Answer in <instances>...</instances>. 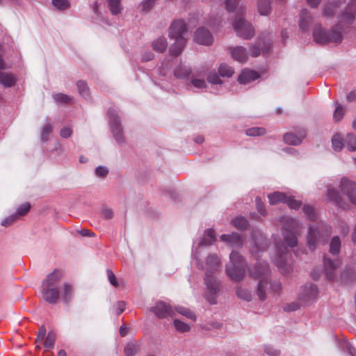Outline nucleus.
I'll use <instances>...</instances> for the list:
<instances>
[{
    "label": "nucleus",
    "mask_w": 356,
    "mask_h": 356,
    "mask_svg": "<svg viewBox=\"0 0 356 356\" xmlns=\"http://www.w3.org/2000/svg\"><path fill=\"white\" fill-rule=\"evenodd\" d=\"M220 264V259L216 254H210L207 257L205 266L197 263V266L203 268L206 272L204 282L209 291V295L207 296V298L211 304L216 302L215 296L219 290V283L213 276V274L218 270Z\"/></svg>",
    "instance_id": "1"
},
{
    "label": "nucleus",
    "mask_w": 356,
    "mask_h": 356,
    "mask_svg": "<svg viewBox=\"0 0 356 356\" xmlns=\"http://www.w3.org/2000/svg\"><path fill=\"white\" fill-rule=\"evenodd\" d=\"M63 271L56 269L47 275L42 284V295L43 299L50 303L56 304L60 298L58 284L63 277Z\"/></svg>",
    "instance_id": "2"
},
{
    "label": "nucleus",
    "mask_w": 356,
    "mask_h": 356,
    "mask_svg": "<svg viewBox=\"0 0 356 356\" xmlns=\"http://www.w3.org/2000/svg\"><path fill=\"white\" fill-rule=\"evenodd\" d=\"M186 25L183 20H175L170 27L169 35L175 40L170 47V54L175 56L179 55L183 51L186 43L185 35L186 33Z\"/></svg>",
    "instance_id": "3"
},
{
    "label": "nucleus",
    "mask_w": 356,
    "mask_h": 356,
    "mask_svg": "<svg viewBox=\"0 0 356 356\" xmlns=\"http://www.w3.org/2000/svg\"><path fill=\"white\" fill-rule=\"evenodd\" d=\"M229 262L226 265V273L234 282H238L245 275V261L237 252L233 251L229 256Z\"/></svg>",
    "instance_id": "4"
},
{
    "label": "nucleus",
    "mask_w": 356,
    "mask_h": 356,
    "mask_svg": "<svg viewBox=\"0 0 356 356\" xmlns=\"http://www.w3.org/2000/svg\"><path fill=\"white\" fill-rule=\"evenodd\" d=\"M314 41L320 44L327 43H340L343 40L341 31H337L334 26L331 30L326 31L321 24L316 25L313 31Z\"/></svg>",
    "instance_id": "5"
},
{
    "label": "nucleus",
    "mask_w": 356,
    "mask_h": 356,
    "mask_svg": "<svg viewBox=\"0 0 356 356\" xmlns=\"http://www.w3.org/2000/svg\"><path fill=\"white\" fill-rule=\"evenodd\" d=\"M330 232V227L323 222H318L315 226H310L307 236L308 247L314 250L317 243L321 241L325 243Z\"/></svg>",
    "instance_id": "6"
},
{
    "label": "nucleus",
    "mask_w": 356,
    "mask_h": 356,
    "mask_svg": "<svg viewBox=\"0 0 356 356\" xmlns=\"http://www.w3.org/2000/svg\"><path fill=\"white\" fill-rule=\"evenodd\" d=\"M269 268L266 262L257 264L254 268L250 270L251 276L255 278H259L257 293L261 300L266 298L265 289L268 285L267 275Z\"/></svg>",
    "instance_id": "7"
},
{
    "label": "nucleus",
    "mask_w": 356,
    "mask_h": 356,
    "mask_svg": "<svg viewBox=\"0 0 356 356\" xmlns=\"http://www.w3.org/2000/svg\"><path fill=\"white\" fill-rule=\"evenodd\" d=\"M284 227L282 234L284 241L291 248L298 245L296 234L298 232V222L289 217L283 218Z\"/></svg>",
    "instance_id": "8"
},
{
    "label": "nucleus",
    "mask_w": 356,
    "mask_h": 356,
    "mask_svg": "<svg viewBox=\"0 0 356 356\" xmlns=\"http://www.w3.org/2000/svg\"><path fill=\"white\" fill-rule=\"evenodd\" d=\"M356 6L353 3H349L344 12L338 16V23L334 26L337 31L343 32V29L352 24L355 20Z\"/></svg>",
    "instance_id": "9"
},
{
    "label": "nucleus",
    "mask_w": 356,
    "mask_h": 356,
    "mask_svg": "<svg viewBox=\"0 0 356 356\" xmlns=\"http://www.w3.org/2000/svg\"><path fill=\"white\" fill-rule=\"evenodd\" d=\"M108 115L109 117L111 129L113 136L118 143H121L123 142L122 129L117 112L113 108H109L108 111Z\"/></svg>",
    "instance_id": "10"
},
{
    "label": "nucleus",
    "mask_w": 356,
    "mask_h": 356,
    "mask_svg": "<svg viewBox=\"0 0 356 356\" xmlns=\"http://www.w3.org/2000/svg\"><path fill=\"white\" fill-rule=\"evenodd\" d=\"M341 262L339 259L332 260L329 258H324V268L327 278L330 281H343L344 275H341L339 279L337 275V270L341 266Z\"/></svg>",
    "instance_id": "11"
},
{
    "label": "nucleus",
    "mask_w": 356,
    "mask_h": 356,
    "mask_svg": "<svg viewBox=\"0 0 356 356\" xmlns=\"http://www.w3.org/2000/svg\"><path fill=\"white\" fill-rule=\"evenodd\" d=\"M340 191L347 197L350 203L356 205V183L343 178L340 183Z\"/></svg>",
    "instance_id": "12"
},
{
    "label": "nucleus",
    "mask_w": 356,
    "mask_h": 356,
    "mask_svg": "<svg viewBox=\"0 0 356 356\" xmlns=\"http://www.w3.org/2000/svg\"><path fill=\"white\" fill-rule=\"evenodd\" d=\"M277 256L274 259L275 263L282 273H285L288 271L289 267L286 264V255L288 252V249L286 246L281 244L276 246Z\"/></svg>",
    "instance_id": "13"
},
{
    "label": "nucleus",
    "mask_w": 356,
    "mask_h": 356,
    "mask_svg": "<svg viewBox=\"0 0 356 356\" xmlns=\"http://www.w3.org/2000/svg\"><path fill=\"white\" fill-rule=\"evenodd\" d=\"M151 311L160 318L172 317L175 316V310L171 305L163 302H158L156 305L152 307Z\"/></svg>",
    "instance_id": "14"
},
{
    "label": "nucleus",
    "mask_w": 356,
    "mask_h": 356,
    "mask_svg": "<svg viewBox=\"0 0 356 356\" xmlns=\"http://www.w3.org/2000/svg\"><path fill=\"white\" fill-rule=\"evenodd\" d=\"M318 293V288L315 284H305L302 287V293L300 295V299L305 302H309L316 299Z\"/></svg>",
    "instance_id": "15"
},
{
    "label": "nucleus",
    "mask_w": 356,
    "mask_h": 356,
    "mask_svg": "<svg viewBox=\"0 0 356 356\" xmlns=\"http://www.w3.org/2000/svg\"><path fill=\"white\" fill-rule=\"evenodd\" d=\"M194 40L199 44L210 45L213 42V37L211 33L205 28L201 27L197 29Z\"/></svg>",
    "instance_id": "16"
},
{
    "label": "nucleus",
    "mask_w": 356,
    "mask_h": 356,
    "mask_svg": "<svg viewBox=\"0 0 356 356\" xmlns=\"http://www.w3.org/2000/svg\"><path fill=\"white\" fill-rule=\"evenodd\" d=\"M251 240L253 244H252L250 252L252 254L257 256L259 250H263L265 248V239L260 233L255 232L252 236Z\"/></svg>",
    "instance_id": "17"
},
{
    "label": "nucleus",
    "mask_w": 356,
    "mask_h": 356,
    "mask_svg": "<svg viewBox=\"0 0 356 356\" xmlns=\"http://www.w3.org/2000/svg\"><path fill=\"white\" fill-rule=\"evenodd\" d=\"M270 49L269 44L264 40H259L256 44L252 45L249 49V54L252 57H257L261 52L268 51Z\"/></svg>",
    "instance_id": "18"
},
{
    "label": "nucleus",
    "mask_w": 356,
    "mask_h": 356,
    "mask_svg": "<svg viewBox=\"0 0 356 356\" xmlns=\"http://www.w3.org/2000/svg\"><path fill=\"white\" fill-rule=\"evenodd\" d=\"M222 241L227 243L232 247H242L243 240L237 233H232V234H222L220 236Z\"/></svg>",
    "instance_id": "19"
},
{
    "label": "nucleus",
    "mask_w": 356,
    "mask_h": 356,
    "mask_svg": "<svg viewBox=\"0 0 356 356\" xmlns=\"http://www.w3.org/2000/svg\"><path fill=\"white\" fill-rule=\"evenodd\" d=\"M306 136L305 131L301 130L299 132V136H297L292 133H286L283 137L284 141L289 145H298L301 143L302 138Z\"/></svg>",
    "instance_id": "20"
},
{
    "label": "nucleus",
    "mask_w": 356,
    "mask_h": 356,
    "mask_svg": "<svg viewBox=\"0 0 356 356\" xmlns=\"http://www.w3.org/2000/svg\"><path fill=\"white\" fill-rule=\"evenodd\" d=\"M342 3L341 0H334L329 1L324 5L323 9V14L325 17H333L337 11V9L341 6Z\"/></svg>",
    "instance_id": "21"
},
{
    "label": "nucleus",
    "mask_w": 356,
    "mask_h": 356,
    "mask_svg": "<svg viewBox=\"0 0 356 356\" xmlns=\"http://www.w3.org/2000/svg\"><path fill=\"white\" fill-rule=\"evenodd\" d=\"M312 22V17L307 9H303L300 14L299 25L302 31L308 29Z\"/></svg>",
    "instance_id": "22"
},
{
    "label": "nucleus",
    "mask_w": 356,
    "mask_h": 356,
    "mask_svg": "<svg viewBox=\"0 0 356 356\" xmlns=\"http://www.w3.org/2000/svg\"><path fill=\"white\" fill-rule=\"evenodd\" d=\"M16 77L11 73L0 72V84L5 88H9L15 85Z\"/></svg>",
    "instance_id": "23"
},
{
    "label": "nucleus",
    "mask_w": 356,
    "mask_h": 356,
    "mask_svg": "<svg viewBox=\"0 0 356 356\" xmlns=\"http://www.w3.org/2000/svg\"><path fill=\"white\" fill-rule=\"evenodd\" d=\"M140 349V344L136 341H130L127 344L124 349L125 356H135Z\"/></svg>",
    "instance_id": "24"
},
{
    "label": "nucleus",
    "mask_w": 356,
    "mask_h": 356,
    "mask_svg": "<svg viewBox=\"0 0 356 356\" xmlns=\"http://www.w3.org/2000/svg\"><path fill=\"white\" fill-rule=\"evenodd\" d=\"M60 296L65 302H68L72 298L73 296V287L68 283H65L61 287V291H60Z\"/></svg>",
    "instance_id": "25"
},
{
    "label": "nucleus",
    "mask_w": 356,
    "mask_h": 356,
    "mask_svg": "<svg viewBox=\"0 0 356 356\" xmlns=\"http://www.w3.org/2000/svg\"><path fill=\"white\" fill-rule=\"evenodd\" d=\"M271 0H258L257 9L260 15L267 16L271 12Z\"/></svg>",
    "instance_id": "26"
},
{
    "label": "nucleus",
    "mask_w": 356,
    "mask_h": 356,
    "mask_svg": "<svg viewBox=\"0 0 356 356\" xmlns=\"http://www.w3.org/2000/svg\"><path fill=\"white\" fill-rule=\"evenodd\" d=\"M327 195L330 200L333 201L339 207L344 208L340 194L333 187H328Z\"/></svg>",
    "instance_id": "27"
},
{
    "label": "nucleus",
    "mask_w": 356,
    "mask_h": 356,
    "mask_svg": "<svg viewBox=\"0 0 356 356\" xmlns=\"http://www.w3.org/2000/svg\"><path fill=\"white\" fill-rule=\"evenodd\" d=\"M168 42L164 37H159L154 40L152 43L153 49L159 53H163L165 51Z\"/></svg>",
    "instance_id": "28"
},
{
    "label": "nucleus",
    "mask_w": 356,
    "mask_h": 356,
    "mask_svg": "<svg viewBox=\"0 0 356 356\" xmlns=\"http://www.w3.org/2000/svg\"><path fill=\"white\" fill-rule=\"evenodd\" d=\"M234 27L238 35L243 36L245 34V22L243 14L236 17L234 22Z\"/></svg>",
    "instance_id": "29"
},
{
    "label": "nucleus",
    "mask_w": 356,
    "mask_h": 356,
    "mask_svg": "<svg viewBox=\"0 0 356 356\" xmlns=\"http://www.w3.org/2000/svg\"><path fill=\"white\" fill-rule=\"evenodd\" d=\"M286 195L281 192H275L268 195L269 202L270 204H277L280 202H286Z\"/></svg>",
    "instance_id": "30"
},
{
    "label": "nucleus",
    "mask_w": 356,
    "mask_h": 356,
    "mask_svg": "<svg viewBox=\"0 0 356 356\" xmlns=\"http://www.w3.org/2000/svg\"><path fill=\"white\" fill-rule=\"evenodd\" d=\"M215 241H216L215 231L211 229H209L205 231L204 238H202V240L200 243V245H209Z\"/></svg>",
    "instance_id": "31"
},
{
    "label": "nucleus",
    "mask_w": 356,
    "mask_h": 356,
    "mask_svg": "<svg viewBox=\"0 0 356 356\" xmlns=\"http://www.w3.org/2000/svg\"><path fill=\"white\" fill-rule=\"evenodd\" d=\"M232 56L235 60L243 63L245 60V49L242 47H236L232 49Z\"/></svg>",
    "instance_id": "32"
},
{
    "label": "nucleus",
    "mask_w": 356,
    "mask_h": 356,
    "mask_svg": "<svg viewBox=\"0 0 356 356\" xmlns=\"http://www.w3.org/2000/svg\"><path fill=\"white\" fill-rule=\"evenodd\" d=\"M341 249V241L339 236H334L332 238L330 244V252L333 255L339 253Z\"/></svg>",
    "instance_id": "33"
},
{
    "label": "nucleus",
    "mask_w": 356,
    "mask_h": 356,
    "mask_svg": "<svg viewBox=\"0 0 356 356\" xmlns=\"http://www.w3.org/2000/svg\"><path fill=\"white\" fill-rule=\"evenodd\" d=\"M173 309L175 310V312H177V313L181 314L184 316H186V318L191 320H196V315L188 308L181 306H177Z\"/></svg>",
    "instance_id": "34"
},
{
    "label": "nucleus",
    "mask_w": 356,
    "mask_h": 356,
    "mask_svg": "<svg viewBox=\"0 0 356 356\" xmlns=\"http://www.w3.org/2000/svg\"><path fill=\"white\" fill-rule=\"evenodd\" d=\"M191 72V68L186 66L180 65L176 67L174 71V74L177 78H185L188 76Z\"/></svg>",
    "instance_id": "35"
},
{
    "label": "nucleus",
    "mask_w": 356,
    "mask_h": 356,
    "mask_svg": "<svg viewBox=\"0 0 356 356\" xmlns=\"http://www.w3.org/2000/svg\"><path fill=\"white\" fill-rule=\"evenodd\" d=\"M332 148L336 152H339L342 149L343 146V138L341 134H336L333 136L332 139Z\"/></svg>",
    "instance_id": "36"
},
{
    "label": "nucleus",
    "mask_w": 356,
    "mask_h": 356,
    "mask_svg": "<svg viewBox=\"0 0 356 356\" xmlns=\"http://www.w3.org/2000/svg\"><path fill=\"white\" fill-rule=\"evenodd\" d=\"M79 94L84 98L88 99L90 97L89 88L86 83L83 81H79L76 83Z\"/></svg>",
    "instance_id": "37"
},
{
    "label": "nucleus",
    "mask_w": 356,
    "mask_h": 356,
    "mask_svg": "<svg viewBox=\"0 0 356 356\" xmlns=\"http://www.w3.org/2000/svg\"><path fill=\"white\" fill-rule=\"evenodd\" d=\"M218 73L221 76L230 77L234 74V70L227 64L222 63L219 66Z\"/></svg>",
    "instance_id": "38"
},
{
    "label": "nucleus",
    "mask_w": 356,
    "mask_h": 356,
    "mask_svg": "<svg viewBox=\"0 0 356 356\" xmlns=\"http://www.w3.org/2000/svg\"><path fill=\"white\" fill-rule=\"evenodd\" d=\"M109 9L113 15H118L121 12L120 0H108Z\"/></svg>",
    "instance_id": "39"
},
{
    "label": "nucleus",
    "mask_w": 356,
    "mask_h": 356,
    "mask_svg": "<svg viewBox=\"0 0 356 356\" xmlns=\"http://www.w3.org/2000/svg\"><path fill=\"white\" fill-rule=\"evenodd\" d=\"M56 339V333L54 332H49L45 339L44 347L47 350L53 348L54 346Z\"/></svg>",
    "instance_id": "40"
},
{
    "label": "nucleus",
    "mask_w": 356,
    "mask_h": 356,
    "mask_svg": "<svg viewBox=\"0 0 356 356\" xmlns=\"http://www.w3.org/2000/svg\"><path fill=\"white\" fill-rule=\"evenodd\" d=\"M345 143L350 151L356 150V137L352 134H348L345 138Z\"/></svg>",
    "instance_id": "41"
},
{
    "label": "nucleus",
    "mask_w": 356,
    "mask_h": 356,
    "mask_svg": "<svg viewBox=\"0 0 356 356\" xmlns=\"http://www.w3.org/2000/svg\"><path fill=\"white\" fill-rule=\"evenodd\" d=\"M266 134V129L264 127H252L246 129V136H260Z\"/></svg>",
    "instance_id": "42"
},
{
    "label": "nucleus",
    "mask_w": 356,
    "mask_h": 356,
    "mask_svg": "<svg viewBox=\"0 0 356 356\" xmlns=\"http://www.w3.org/2000/svg\"><path fill=\"white\" fill-rule=\"evenodd\" d=\"M173 323L175 329L179 332H186L191 330L189 325L178 319H175Z\"/></svg>",
    "instance_id": "43"
},
{
    "label": "nucleus",
    "mask_w": 356,
    "mask_h": 356,
    "mask_svg": "<svg viewBox=\"0 0 356 356\" xmlns=\"http://www.w3.org/2000/svg\"><path fill=\"white\" fill-rule=\"evenodd\" d=\"M53 98L57 103L70 104L72 100L71 97L63 93L54 94Z\"/></svg>",
    "instance_id": "44"
},
{
    "label": "nucleus",
    "mask_w": 356,
    "mask_h": 356,
    "mask_svg": "<svg viewBox=\"0 0 356 356\" xmlns=\"http://www.w3.org/2000/svg\"><path fill=\"white\" fill-rule=\"evenodd\" d=\"M285 203L287 204V205L293 209H299L301 205L302 202L300 200H295L293 197L287 196L286 199Z\"/></svg>",
    "instance_id": "45"
},
{
    "label": "nucleus",
    "mask_w": 356,
    "mask_h": 356,
    "mask_svg": "<svg viewBox=\"0 0 356 356\" xmlns=\"http://www.w3.org/2000/svg\"><path fill=\"white\" fill-rule=\"evenodd\" d=\"M52 4L60 10H65L70 7V2L67 0H52Z\"/></svg>",
    "instance_id": "46"
},
{
    "label": "nucleus",
    "mask_w": 356,
    "mask_h": 356,
    "mask_svg": "<svg viewBox=\"0 0 356 356\" xmlns=\"http://www.w3.org/2000/svg\"><path fill=\"white\" fill-rule=\"evenodd\" d=\"M302 210L310 220L314 221L316 218L314 209L308 205H304Z\"/></svg>",
    "instance_id": "47"
},
{
    "label": "nucleus",
    "mask_w": 356,
    "mask_h": 356,
    "mask_svg": "<svg viewBox=\"0 0 356 356\" xmlns=\"http://www.w3.org/2000/svg\"><path fill=\"white\" fill-rule=\"evenodd\" d=\"M191 83L196 88L202 89L206 87V82L204 79L197 78L195 76L191 77Z\"/></svg>",
    "instance_id": "48"
},
{
    "label": "nucleus",
    "mask_w": 356,
    "mask_h": 356,
    "mask_svg": "<svg viewBox=\"0 0 356 356\" xmlns=\"http://www.w3.org/2000/svg\"><path fill=\"white\" fill-rule=\"evenodd\" d=\"M337 107L333 114V119L335 122L340 121L343 116V109L341 105L338 103H336Z\"/></svg>",
    "instance_id": "49"
},
{
    "label": "nucleus",
    "mask_w": 356,
    "mask_h": 356,
    "mask_svg": "<svg viewBox=\"0 0 356 356\" xmlns=\"http://www.w3.org/2000/svg\"><path fill=\"white\" fill-rule=\"evenodd\" d=\"M30 208L31 206L29 203H24L18 207L17 213L15 214H17V218H19V216H23L29 211Z\"/></svg>",
    "instance_id": "50"
},
{
    "label": "nucleus",
    "mask_w": 356,
    "mask_h": 356,
    "mask_svg": "<svg viewBox=\"0 0 356 356\" xmlns=\"http://www.w3.org/2000/svg\"><path fill=\"white\" fill-rule=\"evenodd\" d=\"M259 77L260 74L257 72L246 69V83L250 81H255Z\"/></svg>",
    "instance_id": "51"
},
{
    "label": "nucleus",
    "mask_w": 356,
    "mask_h": 356,
    "mask_svg": "<svg viewBox=\"0 0 356 356\" xmlns=\"http://www.w3.org/2000/svg\"><path fill=\"white\" fill-rule=\"evenodd\" d=\"M52 131V127L50 123L46 124L42 129V134H41V139L43 141H46L48 140L49 135L51 133Z\"/></svg>",
    "instance_id": "52"
},
{
    "label": "nucleus",
    "mask_w": 356,
    "mask_h": 356,
    "mask_svg": "<svg viewBox=\"0 0 356 356\" xmlns=\"http://www.w3.org/2000/svg\"><path fill=\"white\" fill-rule=\"evenodd\" d=\"M255 204H256V208H257L258 212L263 216L266 215L267 212L265 209L264 203L261 201L260 197H257L255 199Z\"/></svg>",
    "instance_id": "53"
},
{
    "label": "nucleus",
    "mask_w": 356,
    "mask_h": 356,
    "mask_svg": "<svg viewBox=\"0 0 356 356\" xmlns=\"http://www.w3.org/2000/svg\"><path fill=\"white\" fill-rule=\"evenodd\" d=\"M233 224L236 229L243 230L245 227V218H243V217L236 218L233 220Z\"/></svg>",
    "instance_id": "54"
},
{
    "label": "nucleus",
    "mask_w": 356,
    "mask_h": 356,
    "mask_svg": "<svg viewBox=\"0 0 356 356\" xmlns=\"http://www.w3.org/2000/svg\"><path fill=\"white\" fill-rule=\"evenodd\" d=\"M17 219V214H13L8 216V218H5L2 221L1 225L4 227H8L11 225L13 223H14Z\"/></svg>",
    "instance_id": "55"
},
{
    "label": "nucleus",
    "mask_w": 356,
    "mask_h": 356,
    "mask_svg": "<svg viewBox=\"0 0 356 356\" xmlns=\"http://www.w3.org/2000/svg\"><path fill=\"white\" fill-rule=\"evenodd\" d=\"M107 277L110 282V283L115 287H118L119 284L118 282L117 278L113 271L110 269L106 270Z\"/></svg>",
    "instance_id": "56"
},
{
    "label": "nucleus",
    "mask_w": 356,
    "mask_h": 356,
    "mask_svg": "<svg viewBox=\"0 0 356 356\" xmlns=\"http://www.w3.org/2000/svg\"><path fill=\"white\" fill-rule=\"evenodd\" d=\"M209 83L212 84H220L222 81L216 72H211L207 78Z\"/></svg>",
    "instance_id": "57"
},
{
    "label": "nucleus",
    "mask_w": 356,
    "mask_h": 356,
    "mask_svg": "<svg viewBox=\"0 0 356 356\" xmlns=\"http://www.w3.org/2000/svg\"><path fill=\"white\" fill-rule=\"evenodd\" d=\"M239 0H227L225 1L226 9L227 11L231 12L235 10L238 6Z\"/></svg>",
    "instance_id": "58"
},
{
    "label": "nucleus",
    "mask_w": 356,
    "mask_h": 356,
    "mask_svg": "<svg viewBox=\"0 0 356 356\" xmlns=\"http://www.w3.org/2000/svg\"><path fill=\"white\" fill-rule=\"evenodd\" d=\"M108 172V169L104 166H99L95 170V174L97 177H104Z\"/></svg>",
    "instance_id": "59"
},
{
    "label": "nucleus",
    "mask_w": 356,
    "mask_h": 356,
    "mask_svg": "<svg viewBox=\"0 0 356 356\" xmlns=\"http://www.w3.org/2000/svg\"><path fill=\"white\" fill-rule=\"evenodd\" d=\"M102 216L105 219H111L113 217V212L111 209L108 207H104L102 210Z\"/></svg>",
    "instance_id": "60"
},
{
    "label": "nucleus",
    "mask_w": 356,
    "mask_h": 356,
    "mask_svg": "<svg viewBox=\"0 0 356 356\" xmlns=\"http://www.w3.org/2000/svg\"><path fill=\"white\" fill-rule=\"evenodd\" d=\"M300 307L299 305L296 302H291L286 304L284 306V310L286 312H293L298 309Z\"/></svg>",
    "instance_id": "61"
},
{
    "label": "nucleus",
    "mask_w": 356,
    "mask_h": 356,
    "mask_svg": "<svg viewBox=\"0 0 356 356\" xmlns=\"http://www.w3.org/2000/svg\"><path fill=\"white\" fill-rule=\"evenodd\" d=\"M270 289L274 293H279L281 291L282 286L279 281H274L270 283Z\"/></svg>",
    "instance_id": "62"
},
{
    "label": "nucleus",
    "mask_w": 356,
    "mask_h": 356,
    "mask_svg": "<svg viewBox=\"0 0 356 356\" xmlns=\"http://www.w3.org/2000/svg\"><path fill=\"white\" fill-rule=\"evenodd\" d=\"M254 35V29L250 24L246 23V39L251 38Z\"/></svg>",
    "instance_id": "63"
},
{
    "label": "nucleus",
    "mask_w": 356,
    "mask_h": 356,
    "mask_svg": "<svg viewBox=\"0 0 356 356\" xmlns=\"http://www.w3.org/2000/svg\"><path fill=\"white\" fill-rule=\"evenodd\" d=\"M72 131L70 127H64L60 130V136L65 138H69L72 135Z\"/></svg>",
    "instance_id": "64"
}]
</instances>
